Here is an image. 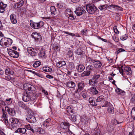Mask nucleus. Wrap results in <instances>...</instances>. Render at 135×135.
Segmentation results:
<instances>
[{
    "label": "nucleus",
    "instance_id": "nucleus-43",
    "mask_svg": "<svg viewBox=\"0 0 135 135\" xmlns=\"http://www.w3.org/2000/svg\"><path fill=\"white\" fill-rule=\"evenodd\" d=\"M43 70L45 72H50L52 70V69L48 67H45L43 68Z\"/></svg>",
    "mask_w": 135,
    "mask_h": 135
},
{
    "label": "nucleus",
    "instance_id": "nucleus-44",
    "mask_svg": "<svg viewBox=\"0 0 135 135\" xmlns=\"http://www.w3.org/2000/svg\"><path fill=\"white\" fill-rule=\"evenodd\" d=\"M71 120L73 122H75L76 120V114L75 113H73L71 115Z\"/></svg>",
    "mask_w": 135,
    "mask_h": 135
},
{
    "label": "nucleus",
    "instance_id": "nucleus-39",
    "mask_svg": "<svg viewBox=\"0 0 135 135\" xmlns=\"http://www.w3.org/2000/svg\"><path fill=\"white\" fill-rule=\"evenodd\" d=\"M125 50L122 48H118L116 50L115 53L117 55L120 53L122 52L125 51Z\"/></svg>",
    "mask_w": 135,
    "mask_h": 135
},
{
    "label": "nucleus",
    "instance_id": "nucleus-9",
    "mask_svg": "<svg viewBox=\"0 0 135 135\" xmlns=\"http://www.w3.org/2000/svg\"><path fill=\"white\" fill-rule=\"evenodd\" d=\"M105 99L104 97L103 96L101 95L96 100L97 106L98 105L99 106L100 105L103 104Z\"/></svg>",
    "mask_w": 135,
    "mask_h": 135
},
{
    "label": "nucleus",
    "instance_id": "nucleus-8",
    "mask_svg": "<svg viewBox=\"0 0 135 135\" xmlns=\"http://www.w3.org/2000/svg\"><path fill=\"white\" fill-rule=\"evenodd\" d=\"M8 53L11 57L13 58H17L19 56L18 52L15 50H10L8 51Z\"/></svg>",
    "mask_w": 135,
    "mask_h": 135
},
{
    "label": "nucleus",
    "instance_id": "nucleus-40",
    "mask_svg": "<svg viewBox=\"0 0 135 135\" xmlns=\"http://www.w3.org/2000/svg\"><path fill=\"white\" fill-rule=\"evenodd\" d=\"M80 91L77 90H76L74 93V95L76 98H77L80 97Z\"/></svg>",
    "mask_w": 135,
    "mask_h": 135
},
{
    "label": "nucleus",
    "instance_id": "nucleus-27",
    "mask_svg": "<svg viewBox=\"0 0 135 135\" xmlns=\"http://www.w3.org/2000/svg\"><path fill=\"white\" fill-rule=\"evenodd\" d=\"M26 129L25 128H19L16 131V133H20L22 134H25L26 132Z\"/></svg>",
    "mask_w": 135,
    "mask_h": 135
},
{
    "label": "nucleus",
    "instance_id": "nucleus-14",
    "mask_svg": "<svg viewBox=\"0 0 135 135\" xmlns=\"http://www.w3.org/2000/svg\"><path fill=\"white\" fill-rule=\"evenodd\" d=\"M30 94L27 92L25 93L22 97V100L25 102H28L30 100Z\"/></svg>",
    "mask_w": 135,
    "mask_h": 135
},
{
    "label": "nucleus",
    "instance_id": "nucleus-23",
    "mask_svg": "<svg viewBox=\"0 0 135 135\" xmlns=\"http://www.w3.org/2000/svg\"><path fill=\"white\" fill-rule=\"evenodd\" d=\"M76 68L78 72H81L84 70L85 67L84 65L83 64H79L77 66Z\"/></svg>",
    "mask_w": 135,
    "mask_h": 135
},
{
    "label": "nucleus",
    "instance_id": "nucleus-5",
    "mask_svg": "<svg viewBox=\"0 0 135 135\" xmlns=\"http://www.w3.org/2000/svg\"><path fill=\"white\" fill-rule=\"evenodd\" d=\"M31 26L34 29H37L41 28L44 25V23L41 21L38 23L34 22L30 24Z\"/></svg>",
    "mask_w": 135,
    "mask_h": 135
},
{
    "label": "nucleus",
    "instance_id": "nucleus-50",
    "mask_svg": "<svg viewBox=\"0 0 135 135\" xmlns=\"http://www.w3.org/2000/svg\"><path fill=\"white\" fill-rule=\"evenodd\" d=\"M2 119H3V122L5 123V124L7 126H9V122H8L7 118H3Z\"/></svg>",
    "mask_w": 135,
    "mask_h": 135
},
{
    "label": "nucleus",
    "instance_id": "nucleus-48",
    "mask_svg": "<svg viewBox=\"0 0 135 135\" xmlns=\"http://www.w3.org/2000/svg\"><path fill=\"white\" fill-rule=\"evenodd\" d=\"M128 37L127 35L125 34L124 35H122L120 36V38L121 40H124L126 39Z\"/></svg>",
    "mask_w": 135,
    "mask_h": 135
},
{
    "label": "nucleus",
    "instance_id": "nucleus-35",
    "mask_svg": "<svg viewBox=\"0 0 135 135\" xmlns=\"http://www.w3.org/2000/svg\"><path fill=\"white\" fill-rule=\"evenodd\" d=\"M50 119H48L45 121L43 124V126H44L47 127L49 125L50 123Z\"/></svg>",
    "mask_w": 135,
    "mask_h": 135
},
{
    "label": "nucleus",
    "instance_id": "nucleus-58",
    "mask_svg": "<svg viewBox=\"0 0 135 135\" xmlns=\"http://www.w3.org/2000/svg\"><path fill=\"white\" fill-rule=\"evenodd\" d=\"M100 75L99 74L94 75H93V78L95 80H97L100 77Z\"/></svg>",
    "mask_w": 135,
    "mask_h": 135
},
{
    "label": "nucleus",
    "instance_id": "nucleus-18",
    "mask_svg": "<svg viewBox=\"0 0 135 135\" xmlns=\"http://www.w3.org/2000/svg\"><path fill=\"white\" fill-rule=\"evenodd\" d=\"M100 129L99 127H97L93 131V135H100Z\"/></svg>",
    "mask_w": 135,
    "mask_h": 135
},
{
    "label": "nucleus",
    "instance_id": "nucleus-51",
    "mask_svg": "<svg viewBox=\"0 0 135 135\" xmlns=\"http://www.w3.org/2000/svg\"><path fill=\"white\" fill-rule=\"evenodd\" d=\"M5 100V102L7 103V104L9 105L12 103L11 98L6 99Z\"/></svg>",
    "mask_w": 135,
    "mask_h": 135
},
{
    "label": "nucleus",
    "instance_id": "nucleus-62",
    "mask_svg": "<svg viewBox=\"0 0 135 135\" xmlns=\"http://www.w3.org/2000/svg\"><path fill=\"white\" fill-rule=\"evenodd\" d=\"M114 30L115 33L117 34H118L119 33V32L118 31L116 27V26H115L113 28Z\"/></svg>",
    "mask_w": 135,
    "mask_h": 135
},
{
    "label": "nucleus",
    "instance_id": "nucleus-54",
    "mask_svg": "<svg viewBox=\"0 0 135 135\" xmlns=\"http://www.w3.org/2000/svg\"><path fill=\"white\" fill-rule=\"evenodd\" d=\"M7 4H4L3 2H1L0 3V7H2L3 8H5L7 7Z\"/></svg>",
    "mask_w": 135,
    "mask_h": 135
},
{
    "label": "nucleus",
    "instance_id": "nucleus-1",
    "mask_svg": "<svg viewBox=\"0 0 135 135\" xmlns=\"http://www.w3.org/2000/svg\"><path fill=\"white\" fill-rule=\"evenodd\" d=\"M12 40L11 39L6 37L2 38L0 41V44L4 47L9 46L12 44Z\"/></svg>",
    "mask_w": 135,
    "mask_h": 135
},
{
    "label": "nucleus",
    "instance_id": "nucleus-34",
    "mask_svg": "<svg viewBox=\"0 0 135 135\" xmlns=\"http://www.w3.org/2000/svg\"><path fill=\"white\" fill-rule=\"evenodd\" d=\"M39 55L41 57H45V50L44 49H42L39 52Z\"/></svg>",
    "mask_w": 135,
    "mask_h": 135
},
{
    "label": "nucleus",
    "instance_id": "nucleus-30",
    "mask_svg": "<svg viewBox=\"0 0 135 135\" xmlns=\"http://www.w3.org/2000/svg\"><path fill=\"white\" fill-rule=\"evenodd\" d=\"M18 105L20 107H21L24 109H26L28 107L24 103L22 102H18Z\"/></svg>",
    "mask_w": 135,
    "mask_h": 135
},
{
    "label": "nucleus",
    "instance_id": "nucleus-7",
    "mask_svg": "<svg viewBox=\"0 0 135 135\" xmlns=\"http://www.w3.org/2000/svg\"><path fill=\"white\" fill-rule=\"evenodd\" d=\"M75 12L77 15L80 16L85 12V11L82 7H78L76 8Z\"/></svg>",
    "mask_w": 135,
    "mask_h": 135
},
{
    "label": "nucleus",
    "instance_id": "nucleus-60",
    "mask_svg": "<svg viewBox=\"0 0 135 135\" xmlns=\"http://www.w3.org/2000/svg\"><path fill=\"white\" fill-rule=\"evenodd\" d=\"M87 33V31L86 30H83L81 31V33L82 35H86Z\"/></svg>",
    "mask_w": 135,
    "mask_h": 135
},
{
    "label": "nucleus",
    "instance_id": "nucleus-6",
    "mask_svg": "<svg viewBox=\"0 0 135 135\" xmlns=\"http://www.w3.org/2000/svg\"><path fill=\"white\" fill-rule=\"evenodd\" d=\"M5 110L6 111L8 112L10 115L14 116L16 114V112L14 108H11L6 106L5 108Z\"/></svg>",
    "mask_w": 135,
    "mask_h": 135
},
{
    "label": "nucleus",
    "instance_id": "nucleus-12",
    "mask_svg": "<svg viewBox=\"0 0 135 135\" xmlns=\"http://www.w3.org/2000/svg\"><path fill=\"white\" fill-rule=\"evenodd\" d=\"M69 88L74 89L76 86L75 83L74 82L69 81L66 83L65 84Z\"/></svg>",
    "mask_w": 135,
    "mask_h": 135
},
{
    "label": "nucleus",
    "instance_id": "nucleus-41",
    "mask_svg": "<svg viewBox=\"0 0 135 135\" xmlns=\"http://www.w3.org/2000/svg\"><path fill=\"white\" fill-rule=\"evenodd\" d=\"M41 63L39 61H36L33 64V66L35 68H37L40 66Z\"/></svg>",
    "mask_w": 135,
    "mask_h": 135
},
{
    "label": "nucleus",
    "instance_id": "nucleus-16",
    "mask_svg": "<svg viewBox=\"0 0 135 135\" xmlns=\"http://www.w3.org/2000/svg\"><path fill=\"white\" fill-rule=\"evenodd\" d=\"M10 19L11 23L15 24L17 23V20L16 15L14 14H12L10 15Z\"/></svg>",
    "mask_w": 135,
    "mask_h": 135
},
{
    "label": "nucleus",
    "instance_id": "nucleus-38",
    "mask_svg": "<svg viewBox=\"0 0 135 135\" xmlns=\"http://www.w3.org/2000/svg\"><path fill=\"white\" fill-rule=\"evenodd\" d=\"M90 73L89 71L86 70V71H84L81 74V75L82 77H84L85 76H88L90 75Z\"/></svg>",
    "mask_w": 135,
    "mask_h": 135
},
{
    "label": "nucleus",
    "instance_id": "nucleus-28",
    "mask_svg": "<svg viewBox=\"0 0 135 135\" xmlns=\"http://www.w3.org/2000/svg\"><path fill=\"white\" fill-rule=\"evenodd\" d=\"M65 65L66 63L64 61H60L56 64L57 66L59 68L62 67L63 66Z\"/></svg>",
    "mask_w": 135,
    "mask_h": 135
},
{
    "label": "nucleus",
    "instance_id": "nucleus-29",
    "mask_svg": "<svg viewBox=\"0 0 135 135\" xmlns=\"http://www.w3.org/2000/svg\"><path fill=\"white\" fill-rule=\"evenodd\" d=\"M5 74L8 75H12L13 73V72L9 68H7L5 71Z\"/></svg>",
    "mask_w": 135,
    "mask_h": 135
},
{
    "label": "nucleus",
    "instance_id": "nucleus-25",
    "mask_svg": "<svg viewBox=\"0 0 135 135\" xmlns=\"http://www.w3.org/2000/svg\"><path fill=\"white\" fill-rule=\"evenodd\" d=\"M30 100L33 102L32 103L33 104L34 102H36L37 100V98L35 94H31L30 95Z\"/></svg>",
    "mask_w": 135,
    "mask_h": 135
},
{
    "label": "nucleus",
    "instance_id": "nucleus-10",
    "mask_svg": "<svg viewBox=\"0 0 135 135\" xmlns=\"http://www.w3.org/2000/svg\"><path fill=\"white\" fill-rule=\"evenodd\" d=\"M61 128L66 130L67 131H68L69 129V125L68 123L66 122H62L60 124Z\"/></svg>",
    "mask_w": 135,
    "mask_h": 135
},
{
    "label": "nucleus",
    "instance_id": "nucleus-22",
    "mask_svg": "<svg viewBox=\"0 0 135 135\" xmlns=\"http://www.w3.org/2000/svg\"><path fill=\"white\" fill-rule=\"evenodd\" d=\"M115 91L118 94H120L122 95H124L126 94L125 91L118 88H117L115 89Z\"/></svg>",
    "mask_w": 135,
    "mask_h": 135
},
{
    "label": "nucleus",
    "instance_id": "nucleus-4",
    "mask_svg": "<svg viewBox=\"0 0 135 135\" xmlns=\"http://www.w3.org/2000/svg\"><path fill=\"white\" fill-rule=\"evenodd\" d=\"M19 120L14 118H10L9 120V126L12 128L15 127L18 123Z\"/></svg>",
    "mask_w": 135,
    "mask_h": 135
},
{
    "label": "nucleus",
    "instance_id": "nucleus-17",
    "mask_svg": "<svg viewBox=\"0 0 135 135\" xmlns=\"http://www.w3.org/2000/svg\"><path fill=\"white\" fill-rule=\"evenodd\" d=\"M33 86L32 85L29 84H25L23 85V88L24 90H31Z\"/></svg>",
    "mask_w": 135,
    "mask_h": 135
},
{
    "label": "nucleus",
    "instance_id": "nucleus-13",
    "mask_svg": "<svg viewBox=\"0 0 135 135\" xmlns=\"http://www.w3.org/2000/svg\"><path fill=\"white\" fill-rule=\"evenodd\" d=\"M27 50L28 53L32 56H35L36 54V53L34 49L31 47H28Z\"/></svg>",
    "mask_w": 135,
    "mask_h": 135
},
{
    "label": "nucleus",
    "instance_id": "nucleus-52",
    "mask_svg": "<svg viewBox=\"0 0 135 135\" xmlns=\"http://www.w3.org/2000/svg\"><path fill=\"white\" fill-rule=\"evenodd\" d=\"M110 104H111L109 102L107 101H106L105 102L104 104L102 105V107H108L110 105Z\"/></svg>",
    "mask_w": 135,
    "mask_h": 135
},
{
    "label": "nucleus",
    "instance_id": "nucleus-47",
    "mask_svg": "<svg viewBox=\"0 0 135 135\" xmlns=\"http://www.w3.org/2000/svg\"><path fill=\"white\" fill-rule=\"evenodd\" d=\"M36 131L40 132V133H44L45 132L44 130L42 128L40 127L38 128L37 129H36Z\"/></svg>",
    "mask_w": 135,
    "mask_h": 135
},
{
    "label": "nucleus",
    "instance_id": "nucleus-32",
    "mask_svg": "<svg viewBox=\"0 0 135 135\" xmlns=\"http://www.w3.org/2000/svg\"><path fill=\"white\" fill-rule=\"evenodd\" d=\"M65 14L67 17L70 16L72 14V12L71 10L70 9H67L65 12Z\"/></svg>",
    "mask_w": 135,
    "mask_h": 135
},
{
    "label": "nucleus",
    "instance_id": "nucleus-55",
    "mask_svg": "<svg viewBox=\"0 0 135 135\" xmlns=\"http://www.w3.org/2000/svg\"><path fill=\"white\" fill-rule=\"evenodd\" d=\"M67 17H68L69 19L71 20H74L76 18L75 16H74L72 14L71 15H70V16H68Z\"/></svg>",
    "mask_w": 135,
    "mask_h": 135
},
{
    "label": "nucleus",
    "instance_id": "nucleus-57",
    "mask_svg": "<svg viewBox=\"0 0 135 135\" xmlns=\"http://www.w3.org/2000/svg\"><path fill=\"white\" fill-rule=\"evenodd\" d=\"M95 60L93 59L90 57H89L87 59V61L90 63H93L94 62V61H95Z\"/></svg>",
    "mask_w": 135,
    "mask_h": 135
},
{
    "label": "nucleus",
    "instance_id": "nucleus-61",
    "mask_svg": "<svg viewBox=\"0 0 135 135\" xmlns=\"http://www.w3.org/2000/svg\"><path fill=\"white\" fill-rule=\"evenodd\" d=\"M131 102L132 103L135 102V94L132 97L131 99Z\"/></svg>",
    "mask_w": 135,
    "mask_h": 135
},
{
    "label": "nucleus",
    "instance_id": "nucleus-15",
    "mask_svg": "<svg viewBox=\"0 0 135 135\" xmlns=\"http://www.w3.org/2000/svg\"><path fill=\"white\" fill-rule=\"evenodd\" d=\"M89 91L90 94L93 95H96L98 93V91L97 90L96 88L94 87L90 88L89 89Z\"/></svg>",
    "mask_w": 135,
    "mask_h": 135
},
{
    "label": "nucleus",
    "instance_id": "nucleus-42",
    "mask_svg": "<svg viewBox=\"0 0 135 135\" xmlns=\"http://www.w3.org/2000/svg\"><path fill=\"white\" fill-rule=\"evenodd\" d=\"M131 114L133 119H135V107H134L132 109Z\"/></svg>",
    "mask_w": 135,
    "mask_h": 135
},
{
    "label": "nucleus",
    "instance_id": "nucleus-56",
    "mask_svg": "<svg viewBox=\"0 0 135 135\" xmlns=\"http://www.w3.org/2000/svg\"><path fill=\"white\" fill-rule=\"evenodd\" d=\"M83 51L80 49H78L76 51V53L78 55H80L82 53Z\"/></svg>",
    "mask_w": 135,
    "mask_h": 135
},
{
    "label": "nucleus",
    "instance_id": "nucleus-64",
    "mask_svg": "<svg viewBox=\"0 0 135 135\" xmlns=\"http://www.w3.org/2000/svg\"><path fill=\"white\" fill-rule=\"evenodd\" d=\"M14 6L15 8H19L21 6L20 4L18 3L15 4Z\"/></svg>",
    "mask_w": 135,
    "mask_h": 135
},
{
    "label": "nucleus",
    "instance_id": "nucleus-36",
    "mask_svg": "<svg viewBox=\"0 0 135 135\" xmlns=\"http://www.w3.org/2000/svg\"><path fill=\"white\" fill-rule=\"evenodd\" d=\"M67 112L69 114H70V113H74V110L72 109L70 106H68L67 107Z\"/></svg>",
    "mask_w": 135,
    "mask_h": 135
},
{
    "label": "nucleus",
    "instance_id": "nucleus-45",
    "mask_svg": "<svg viewBox=\"0 0 135 135\" xmlns=\"http://www.w3.org/2000/svg\"><path fill=\"white\" fill-rule=\"evenodd\" d=\"M107 6H108L107 4L100 5V6L98 8L101 10H102L106 9L107 8Z\"/></svg>",
    "mask_w": 135,
    "mask_h": 135
},
{
    "label": "nucleus",
    "instance_id": "nucleus-3",
    "mask_svg": "<svg viewBox=\"0 0 135 135\" xmlns=\"http://www.w3.org/2000/svg\"><path fill=\"white\" fill-rule=\"evenodd\" d=\"M86 9L87 12L90 14H94L98 10L97 8L93 4H87Z\"/></svg>",
    "mask_w": 135,
    "mask_h": 135
},
{
    "label": "nucleus",
    "instance_id": "nucleus-49",
    "mask_svg": "<svg viewBox=\"0 0 135 135\" xmlns=\"http://www.w3.org/2000/svg\"><path fill=\"white\" fill-rule=\"evenodd\" d=\"M2 113H3V115H2V119L3 118H7V113L5 112V110L3 109H2Z\"/></svg>",
    "mask_w": 135,
    "mask_h": 135
},
{
    "label": "nucleus",
    "instance_id": "nucleus-46",
    "mask_svg": "<svg viewBox=\"0 0 135 135\" xmlns=\"http://www.w3.org/2000/svg\"><path fill=\"white\" fill-rule=\"evenodd\" d=\"M94 68L91 65H89L86 68V70L90 72Z\"/></svg>",
    "mask_w": 135,
    "mask_h": 135
},
{
    "label": "nucleus",
    "instance_id": "nucleus-63",
    "mask_svg": "<svg viewBox=\"0 0 135 135\" xmlns=\"http://www.w3.org/2000/svg\"><path fill=\"white\" fill-rule=\"evenodd\" d=\"M3 78L8 81H10L11 80V78L9 75L5 76Z\"/></svg>",
    "mask_w": 135,
    "mask_h": 135
},
{
    "label": "nucleus",
    "instance_id": "nucleus-59",
    "mask_svg": "<svg viewBox=\"0 0 135 135\" xmlns=\"http://www.w3.org/2000/svg\"><path fill=\"white\" fill-rule=\"evenodd\" d=\"M67 54L70 57H71L73 54V52L71 51H69L67 53Z\"/></svg>",
    "mask_w": 135,
    "mask_h": 135
},
{
    "label": "nucleus",
    "instance_id": "nucleus-33",
    "mask_svg": "<svg viewBox=\"0 0 135 135\" xmlns=\"http://www.w3.org/2000/svg\"><path fill=\"white\" fill-rule=\"evenodd\" d=\"M98 82V81L97 80H95L93 78L90 79L89 81V84L92 85H94L95 84H96Z\"/></svg>",
    "mask_w": 135,
    "mask_h": 135
},
{
    "label": "nucleus",
    "instance_id": "nucleus-11",
    "mask_svg": "<svg viewBox=\"0 0 135 135\" xmlns=\"http://www.w3.org/2000/svg\"><path fill=\"white\" fill-rule=\"evenodd\" d=\"M31 36L36 41H39L41 39V35L38 33L33 32L32 33Z\"/></svg>",
    "mask_w": 135,
    "mask_h": 135
},
{
    "label": "nucleus",
    "instance_id": "nucleus-19",
    "mask_svg": "<svg viewBox=\"0 0 135 135\" xmlns=\"http://www.w3.org/2000/svg\"><path fill=\"white\" fill-rule=\"evenodd\" d=\"M93 64L94 67L96 68H100L102 65V63L100 61L96 60H95L93 63Z\"/></svg>",
    "mask_w": 135,
    "mask_h": 135
},
{
    "label": "nucleus",
    "instance_id": "nucleus-2",
    "mask_svg": "<svg viewBox=\"0 0 135 135\" xmlns=\"http://www.w3.org/2000/svg\"><path fill=\"white\" fill-rule=\"evenodd\" d=\"M119 71L123 76H124V74L130 75L132 73L131 68L128 66L122 67L121 69H119Z\"/></svg>",
    "mask_w": 135,
    "mask_h": 135
},
{
    "label": "nucleus",
    "instance_id": "nucleus-31",
    "mask_svg": "<svg viewBox=\"0 0 135 135\" xmlns=\"http://www.w3.org/2000/svg\"><path fill=\"white\" fill-rule=\"evenodd\" d=\"M111 7L113 8L115 10H119L120 11H123V9L121 7L117 5H110Z\"/></svg>",
    "mask_w": 135,
    "mask_h": 135
},
{
    "label": "nucleus",
    "instance_id": "nucleus-21",
    "mask_svg": "<svg viewBox=\"0 0 135 135\" xmlns=\"http://www.w3.org/2000/svg\"><path fill=\"white\" fill-rule=\"evenodd\" d=\"M85 86V84L84 83H79L78 84V89L77 90L81 91L84 89Z\"/></svg>",
    "mask_w": 135,
    "mask_h": 135
},
{
    "label": "nucleus",
    "instance_id": "nucleus-53",
    "mask_svg": "<svg viewBox=\"0 0 135 135\" xmlns=\"http://www.w3.org/2000/svg\"><path fill=\"white\" fill-rule=\"evenodd\" d=\"M26 128L28 130H30L32 132L34 133L33 129L31 127L30 125L29 124H28L26 126Z\"/></svg>",
    "mask_w": 135,
    "mask_h": 135
},
{
    "label": "nucleus",
    "instance_id": "nucleus-26",
    "mask_svg": "<svg viewBox=\"0 0 135 135\" xmlns=\"http://www.w3.org/2000/svg\"><path fill=\"white\" fill-rule=\"evenodd\" d=\"M89 102L91 104V105L94 106H97V103L96 102V101H95L94 99V98L91 97L89 98Z\"/></svg>",
    "mask_w": 135,
    "mask_h": 135
},
{
    "label": "nucleus",
    "instance_id": "nucleus-37",
    "mask_svg": "<svg viewBox=\"0 0 135 135\" xmlns=\"http://www.w3.org/2000/svg\"><path fill=\"white\" fill-rule=\"evenodd\" d=\"M50 10L51 15H55L56 12V9L55 6L51 7Z\"/></svg>",
    "mask_w": 135,
    "mask_h": 135
},
{
    "label": "nucleus",
    "instance_id": "nucleus-20",
    "mask_svg": "<svg viewBox=\"0 0 135 135\" xmlns=\"http://www.w3.org/2000/svg\"><path fill=\"white\" fill-rule=\"evenodd\" d=\"M26 120L27 121L30 123H33L35 122L36 121V119L35 117L31 116H30L29 117H27Z\"/></svg>",
    "mask_w": 135,
    "mask_h": 135
},
{
    "label": "nucleus",
    "instance_id": "nucleus-24",
    "mask_svg": "<svg viewBox=\"0 0 135 135\" xmlns=\"http://www.w3.org/2000/svg\"><path fill=\"white\" fill-rule=\"evenodd\" d=\"M107 110L108 112L109 113L113 114L114 113V108L112 104H110V105L108 107Z\"/></svg>",
    "mask_w": 135,
    "mask_h": 135
}]
</instances>
